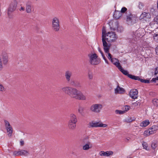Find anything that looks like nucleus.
<instances>
[{
    "label": "nucleus",
    "mask_w": 158,
    "mask_h": 158,
    "mask_svg": "<svg viewBox=\"0 0 158 158\" xmlns=\"http://www.w3.org/2000/svg\"><path fill=\"white\" fill-rule=\"evenodd\" d=\"M89 58L90 62L92 65L98 64L100 62V60L98 58V56L96 54L91 55Z\"/></svg>",
    "instance_id": "nucleus-11"
},
{
    "label": "nucleus",
    "mask_w": 158,
    "mask_h": 158,
    "mask_svg": "<svg viewBox=\"0 0 158 158\" xmlns=\"http://www.w3.org/2000/svg\"><path fill=\"white\" fill-rule=\"evenodd\" d=\"M156 54L158 55V45L156 48Z\"/></svg>",
    "instance_id": "nucleus-51"
},
{
    "label": "nucleus",
    "mask_w": 158,
    "mask_h": 158,
    "mask_svg": "<svg viewBox=\"0 0 158 158\" xmlns=\"http://www.w3.org/2000/svg\"><path fill=\"white\" fill-rule=\"evenodd\" d=\"M20 154L19 151H15L14 152V155L15 156H18Z\"/></svg>",
    "instance_id": "nucleus-44"
},
{
    "label": "nucleus",
    "mask_w": 158,
    "mask_h": 158,
    "mask_svg": "<svg viewBox=\"0 0 158 158\" xmlns=\"http://www.w3.org/2000/svg\"><path fill=\"white\" fill-rule=\"evenodd\" d=\"M130 108V107L128 106H125V109L126 111L128 110Z\"/></svg>",
    "instance_id": "nucleus-48"
},
{
    "label": "nucleus",
    "mask_w": 158,
    "mask_h": 158,
    "mask_svg": "<svg viewBox=\"0 0 158 158\" xmlns=\"http://www.w3.org/2000/svg\"><path fill=\"white\" fill-rule=\"evenodd\" d=\"M88 77L89 80H92L93 79V76L92 72H89L88 73Z\"/></svg>",
    "instance_id": "nucleus-37"
},
{
    "label": "nucleus",
    "mask_w": 158,
    "mask_h": 158,
    "mask_svg": "<svg viewBox=\"0 0 158 158\" xmlns=\"http://www.w3.org/2000/svg\"><path fill=\"white\" fill-rule=\"evenodd\" d=\"M69 122L77 123V119L76 115L73 114H71Z\"/></svg>",
    "instance_id": "nucleus-24"
},
{
    "label": "nucleus",
    "mask_w": 158,
    "mask_h": 158,
    "mask_svg": "<svg viewBox=\"0 0 158 158\" xmlns=\"http://www.w3.org/2000/svg\"><path fill=\"white\" fill-rule=\"evenodd\" d=\"M122 15V14L121 12L115 10V11L114 16L116 19H119Z\"/></svg>",
    "instance_id": "nucleus-25"
},
{
    "label": "nucleus",
    "mask_w": 158,
    "mask_h": 158,
    "mask_svg": "<svg viewBox=\"0 0 158 158\" xmlns=\"http://www.w3.org/2000/svg\"><path fill=\"white\" fill-rule=\"evenodd\" d=\"M72 75V72L69 70L66 71L65 73V77L67 81L69 83L71 81V77Z\"/></svg>",
    "instance_id": "nucleus-19"
},
{
    "label": "nucleus",
    "mask_w": 158,
    "mask_h": 158,
    "mask_svg": "<svg viewBox=\"0 0 158 158\" xmlns=\"http://www.w3.org/2000/svg\"><path fill=\"white\" fill-rule=\"evenodd\" d=\"M103 107V105L100 104H94L90 107V110L92 112L95 113H99Z\"/></svg>",
    "instance_id": "nucleus-7"
},
{
    "label": "nucleus",
    "mask_w": 158,
    "mask_h": 158,
    "mask_svg": "<svg viewBox=\"0 0 158 158\" xmlns=\"http://www.w3.org/2000/svg\"><path fill=\"white\" fill-rule=\"evenodd\" d=\"M8 61V58L6 56H0V71L3 69V64L6 65Z\"/></svg>",
    "instance_id": "nucleus-13"
},
{
    "label": "nucleus",
    "mask_w": 158,
    "mask_h": 158,
    "mask_svg": "<svg viewBox=\"0 0 158 158\" xmlns=\"http://www.w3.org/2000/svg\"><path fill=\"white\" fill-rule=\"evenodd\" d=\"M150 15L153 16H156L158 15V12L157 10L155 9L154 8H152L150 9L149 11Z\"/></svg>",
    "instance_id": "nucleus-26"
},
{
    "label": "nucleus",
    "mask_w": 158,
    "mask_h": 158,
    "mask_svg": "<svg viewBox=\"0 0 158 158\" xmlns=\"http://www.w3.org/2000/svg\"><path fill=\"white\" fill-rule=\"evenodd\" d=\"M118 69L123 73V74L127 76L129 78L135 80H138L142 82H143L146 83H149V80H144L140 78L139 77L136 76L131 74H128L127 71L123 69L121 66L118 67Z\"/></svg>",
    "instance_id": "nucleus-2"
},
{
    "label": "nucleus",
    "mask_w": 158,
    "mask_h": 158,
    "mask_svg": "<svg viewBox=\"0 0 158 158\" xmlns=\"http://www.w3.org/2000/svg\"><path fill=\"white\" fill-rule=\"evenodd\" d=\"M118 37L116 34L114 32H108L107 33L106 39L107 42H111L115 41L117 39Z\"/></svg>",
    "instance_id": "nucleus-8"
},
{
    "label": "nucleus",
    "mask_w": 158,
    "mask_h": 158,
    "mask_svg": "<svg viewBox=\"0 0 158 158\" xmlns=\"http://www.w3.org/2000/svg\"><path fill=\"white\" fill-rule=\"evenodd\" d=\"M157 6H158V0L157 1Z\"/></svg>",
    "instance_id": "nucleus-54"
},
{
    "label": "nucleus",
    "mask_w": 158,
    "mask_h": 158,
    "mask_svg": "<svg viewBox=\"0 0 158 158\" xmlns=\"http://www.w3.org/2000/svg\"><path fill=\"white\" fill-rule=\"evenodd\" d=\"M129 139H130V138H127L125 139V141L126 142H128L129 141Z\"/></svg>",
    "instance_id": "nucleus-52"
},
{
    "label": "nucleus",
    "mask_w": 158,
    "mask_h": 158,
    "mask_svg": "<svg viewBox=\"0 0 158 158\" xmlns=\"http://www.w3.org/2000/svg\"><path fill=\"white\" fill-rule=\"evenodd\" d=\"M155 33L154 34V38L157 42L158 41V27L155 30Z\"/></svg>",
    "instance_id": "nucleus-29"
},
{
    "label": "nucleus",
    "mask_w": 158,
    "mask_h": 158,
    "mask_svg": "<svg viewBox=\"0 0 158 158\" xmlns=\"http://www.w3.org/2000/svg\"><path fill=\"white\" fill-rule=\"evenodd\" d=\"M77 123L68 122V126L69 129L71 130H73L75 129L76 127Z\"/></svg>",
    "instance_id": "nucleus-21"
},
{
    "label": "nucleus",
    "mask_w": 158,
    "mask_h": 158,
    "mask_svg": "<svg viewBox=\"0 0 158 158\" xmlns=\"http://www.w3.org/2000/svg\"><path fill=\"white\" fill-rule=\"evenodd\" d=\"M106 38L102 39L103 49L106 55H108L109 57L110 58L111 54L110 53L109 50L111 47V44L109 43H107Z\"/></svg>",
    "instance_id": "nucleus-6"
},
{
    "label": "nucleus",
    "mask_w": 158,
    "mask_h": 158,
    "mask_svg": "<svg viewBox=\"0 0 158 158\" xmlns=\"http://www.w3.org/2000/svg\"><path fill=\"white\" fill-rule=\"evenodd\" d=\"M138 32H139V31H137V33H138Z\"/></svg>",
    "instance_id": "nucleus-56"
},
{
    "label": "nucleus",
    "mask_w": 158,
    "mask_h": 158,
    "mask_svg": "<svg viewBox=\"0 0 158 158\" xmlns=\"http://www.w3.org/2000/svg\"><path fill=\"white\" fill-rule=\"evenodd\" d=\"M149 132L151 135L155 133L158 130V127L157 126H153L152 127L149 128Z\"/></svg>",
    "instance_id": "nucleus-23"
},
{
    "label": "nucleus",
    "mask_w": 158,
    "mask_h": 158,
    "mask_svg": "<svg viewBox=\"0 0 158 158\" xmlns=\"http://www.w3.org/2000/svg\"><path fill=\"white\" fill-rule=\"evenodd\" d=\"M107 126V124H104L101 122H95L94 121L90 122L89 124V127H106Z\"/></svg>",
    "instance_id": "nucleus-10"
},
{
    "label": "nucleus",
    "mask_w": 158,
    "mask_h": 158,
    "mask_svg": "<svg viewBox=\"0 0 158 158\" xmlns=\"http://www.w3.org/2000/svg\"><path fill=\"white\" fill-rule=\"evenodd\" d=\"M17 2L16 0L12 2L10 4L7 11V14L9 18L12 17V13L17 8Z\"/></svg>",
    "instance_id": "nucleus-5"
},
{
    "label": "nucleus",
    "mask_w": 158,
    "mask_h": 158,
    "mask_svg": "<svg viewBox=\"0 0 158 158\" xmlns=\"http://www.w3.org/2000/svg\"><path fill=\"white\" fill-rule=\"evenodd\" d=\"M5 126L7 132V135L9 136H10L12 134L13 129L9 123L6 120L4 121Z\"/></svg>",
    "instance_id": "nucleus-14"
},
{
    "label": "nucleus",
    "mask_w": 158,
    "mask_h": 158,
    "mask_svg": "<svg viewBox=\"0 0 158 158\" xmlns=\"http://www.w3.org/2000/svg\"><path fill=\"white\" fill-rule=\"evenodd\" d=\"M82 142L84 144L82 146L83 150L87 151L92 148V144L89 136H85L82 139Z\"/></svg>",
    "instance_id": "nucleus-3"
},
{
    "label": "nucleus",
    "mask_w": 158,
    "mask_h": 158,
    "mask_svg": "<svg viewBox=\"0 0 158 158\" xmlns=\"http://www.w3.org/2000/svg\"><path fill=\"white\" fill-rule=\"evenodd\" d=\"M127 10V9L125 7H123L121 10L120 12L121 13H125Z\"/></svg>",
    "instance_id": "nucleus-43"
},
{
    "label": "nucleus",
    "mask_w": 158,
    "mask_h": 158,
    "mask_svg": "<svg viewBox=\"0 0 158 158\" xmlns=\"http://www.w3.org/2000/svg\"><path fill=\"white\" fill-rule=\"evenodd\" d=\"M106 56L108 57V59L110 60L111 62L113 63L114 65H115L118 68L120 66H121L120 64L119 63L118 60L115 58H112V55L111 54L110 58L108 56V55L106 54Z\"/></svg>",
    "instance_id": "nucleus-17"
},
{
    "label": "nucleus",
    "mask_w": 158,
    "mask_h": 158,
    "mask_svg": "<svg viewBox=\"0 0 158 158\" xmlns=\"http://www.w3.org/2000/svg\"><path fill=\"white\" fill-rule=\"evenodd\" d=\"M98 50L99 52L101 53L103 59L105 60V62L106 63L108 64V62L107 60H106L105 55L103 54V52H102V51L100 48H98Z\"/></svg>",
    "instance_id": "nucleus-30"
},
{
    "label": "nucleus",
    "mask_w": 158,
    "mask_h": 158,
    "mask_svg": "<svg viewBox=\"0 0 158 158\" xmlns=\"http://www.w3.org/2000/svg\"><path fill=\"white\" fill-rule=\"evenodd\" d=\"M138 91L136 89H131L129 93V95L131 98L133 99H136L138 97Z\"/></svg>",
    "instance_id": "nucleus-18"
},
{
    "label": "nucleus",
    "mask_w": 158,
    "mask_h": 158,
    "mask_svg": "<svg viewBox=\"0 0 158 158\" xmlns=\"http://www.w3.org/2000/svg\"><path fill=\"white\" fill-rule=\"evenodd\" d=\"M106 31L104 29H103L102 31V39L106 38L107 33H106Z\"/></svg>",
    "instance_id": "nucleus-35"
},
{
    "label": "nucleus",
    "mask_w": 158,
    "mask_h": 158,
    "mask_svg": "<svg viewBox=\"0 0 158 158\" xmlns=\"http://www.w3.org/2000/svg\"><path fill=\"white\" fill-rule=\"evenodd\" d=\"M34 1H37L38 0H34Z\"/></svg>",
    "instance_id": "nucleus-55"
},
{
    "label": "nucleus",
    "mask_w": 158,
    "mask_h": 158,
    "mask_svg": "<svg viewBox=\"0 0 158 158\" xmlns=\"http://www.w3.org/2000/svg\"><path fill=\"white\" fill-rule=\"evenodd\" d=\"M20 156H27L29 154V152L27 150L22 149L20 150Z\"/></svg>",
    "instance_id": "nucleus-28"
},
{
    "label": "nucleus",
    "mask_w": 158,
    "mask_h": 158,
    "mask_svg": "<svg viewBox=\"0 0 158 158\" xmlns=\"http://www.w3.org/2000/svg\"><path fill=\"white\" fill-rule=\"evenodd\" d=\"M151 18V15L149 13L144 12L141 14L139 17V19L140 20H145L147 21V20L150 19Z\"/></svg>",
    "instance_id": "nucleus-12"
},
{
    "label": "nucleus",
    "mask_w": 158,
    "mask_h": 158,
    "mask_svg": "<svg viewBox=\"0 0 158 158\" xmlns=\"http://www.w3.org/2000/svg\"><path fill=\"white\" fill-rule=\"evenodd\" d=\"M5 89L3 85L0 83V91L3 92L5 91Z\"/></svg>",
    "instance_id": "nucleus-42"
},
{
    "label": "nucleus",
    "mask_w": 158,
    "mask_h": 158,
    "mask_svg": "<svg viewBox=\"0 0 158 158\" xmlns=\"http://www.w3.org/2000/svg\"><path fill=\"white\" fill-rule=\"evenodd\" d=\"M155 75H158V67L156 68L155 69Z\"/></svg>",
    "instance_id": "nucleus-46"
},
{
    "label": "nucleus",
    "mask_w": 158,
    "mask_h": 158,
    "mask_svg": "<svg viewBox=\"0 0 158 158\" xmlns=\"http://www.w3.org/2000/svg\"><path fill=\"white\" fill-rule=\"evenodd\" d=\"M34 10L33 6L30 2H27L26 4V11L28 13H31Z\"/></svg>",
    "instance_id": "nucleus-16"
},
{
    "label": "nucleus",
    "mask_w": 158,
    "mask_h": 158,
    "mask_svg": "<svg viewBox=\"0 0 158 158\" xmlns=\"http://www.w3.org/2000/svg\"><path fill=\"white\" fill-rule=\"evenodd\" d=\"M52 27L55 31H58L60 29V21L58 17H55L52 20Z\"/></svg>",
    "instance_id": "nucleus-4"
},
{
    "label": "nucleus",
    "mask_w": 158,
    "mask_h": 158,
    "mask_svg": "<svg viewBox=\"0 0 158 158\" xmlns=\"http://www.w3.org/2000/svg\"><path fill=\"white\" fill-rule=\"evenodd\" d=\"M84 110V108L82 106H80L78 107V112L80 114H82L83 113Z\"/></svg>",
    "instance_id": "nucleus-36"
},
{
    "label": "nucleus",
    "mask_w": 158,
    "mask_h": 158,
    "mask_svg": "<svg viewBox=\"0 0 158 158\" xmlns=\"http://www.w3.org/2000/svg\"><path fill=\"white\" fill-rule=\"evenodd\" d=\"M157 85H158V83L157 84Z\"/></svg>",
    "instance_id": "nucleus-58"
},
{
    "label": "nucleus",
    "mask_w": 158,
    "mask_h": 158,
    "mask_svg": "<svg viewBox=\"0 0 158 158\" xmlns=\"http://www.w3.org/2000/svg\"><path fill=\"white\" fill-rule=\"evenodd\" d=\"M75 87L78 88H80L81 87V85L80 82H77L75 84Z\"/></svg>",
    "instance_id": "nucleus-41"
},
{
    "label": "nucleus",
    "mask_w": 158,
    "mask_h": 158,
    "mask_svg": "<svg viewBox=\"0 0 158 158\" xmlns=\"http://www.w3.org/2000/svg\"><path fill=\"white\" fill-rule=\"evenodd\" d=\"M153 104L156 106L158 107V99H154L152 101Z\"/></svg>",
    "instance_id": "nucleus-33"
},
{
    "label": "nucleus",
    "mask_w": 158,
    "mask_h": 158,
    "mask_svg": "<svg viewBox=\"0 0 158 158\" xmlns=\"http://www.w3.org/2000/svg\"><path fill=\"white\" fill-rule=\"evenodd\" d=\"M157 147V144L156 143H152L151 144V147L153 149H155Z\"/></svg>",
    "instance_id": "nucleus-40"
},
{
    "label": "nucleus",
    "mask_w": 158,
    "mask_h": 158,
    "mask_svg": "<svg viewBox=\"0 0 158 158\" xmlns=\"http://www.w3.org/2000/svg\"><path fill=\"white\" fill-rule=\"evenodd\" d=\"M150 123V122L148 120H146L141 122L140 123V126L143 127H145L148 125Z\"/></svg>",
    "instance_id": "nucleus-27"
},
{
    "label": "nucleus",
    "mask_w": 158,
    "mask_h": 158,
    "mask_svg": "<svg viewBox=\"0 0 158 158\" xmlns=\"http://www.w3.org/2000/svg\"><path fill=\"white\" fill-rule=\"evenodd\" d=\"M21 135H25V133H24L23 132H21Z\"/></svg>",
    "instance_id": "nucleus-53"
},
{
    "label": "nucleus",
    "mask_w": 158,
    "mask_h": 158,
    "mask_svg": "<svg viewBox=\"0 0 158 158\" xmlns=\"http://www.w3.org/2000/svg\"><path fill=\"white\" fill-rule=\"evenodd\" d=\"M61 89L63 92L72 98L82 101L86 100V96L76 88L67 86L63 87Z\"/></svg>",
    "instance_id": "nucleus-1"
},
{
    "label": "nucleus",
    "mask_w": 158,
    "mask_h": 158,
    "mask_svg": "<svg viewBox=\"0 0 158 158\" xmlns=\"http://www.w3.org/2000/svg\"><path fill=\"white\" fill-rule=\"evenodd\" d=\"M25 10V8L21 6L20 7V11H24Z\"/></svg>",
    "instance_id": "nucleus-50"
},
{
    "label": "nucleus",
    "mask_w": 158,
    "mask_h": 158,
    "mask_svg": "<svg viewBox=\"0 0 158 158\" xmlns=\"http://www.w3.org/2000/svg\"><path fill=\"white\" fill-rule=\"evenodd\" d=\"M125 90L124 89L120 87L118 85L114 89V92L115 94H121L123 93Z\"/></svg>",
    "instance_id": "nucleus-20"
},
{
    "label": "nucleus",
    "mask_w": 158,
    "mask_h": 158,
    "mask_svg": "<svg viewBox=\"0 0 158 158\" xmlns=\"http://www.w3.org/2000/svg\"><path fill=\"white\" fill-rule=\"evenodd\" d=\"M125 112V111L116 110H115V113L117 114H122Z\"/></svg>",
    "instance_id": "nucleus-34"
},
{
    "label": "nucleus",
    "mask_w": 158,
    "mask_h": 158,
    "mask_svg": "<svg viewBox=\"0 0 158 158\" xmlns=\"http://www.w3.org/2000/svg\"><path fill=\"white\" fill-rule=\"evenodd\" d=\"M24 144V141L23 140H20V146H23Z\"/></svg>",
    "instance_id": "nucleus-47"
},
{
    "label": "nucleus",
    "mask_w": 158,
    "mask_h": 158,
    "mask_svg": "<svg viewBox=\"0 0 158 158\" xmlns=\"http://www.w3.org/2000/svg\"><path fill=\"white\" fill-rule=\"evenodd\" d=\"M132 104L133 106L135 107L137 106H139L140 105V103L139 102L137 101L136 102L133 103Z\"/></svg>",
    "instance_id": "nucleus-39"
},
{
    "label": "nucleus",
    "mask_w": 158,
    "mask_h": 158,
    "mask_svg": "<svg viewBox=\"0 0 158 158\" xmlns=\"http://www.w3.org/2000/svg\"><path fill=\"white\" fill-rule=\"evenodd\" d=\"M113 152L112 151H101L99 152V154L101 156H108L113 154Z\"/></svg>",
    "instance_id": "nucleus-22"
},
{
    "label": "nucleus",
    "mask_w": 158,
    "mask_h": 158,
    "mask_svg": "<svg viewBox=\"0 0 158 158\" xmlns=\"http://www.w3.org/2000/svg\"><path fill=\"white\" fill-rule=\"evenodd\" d=\"M151 134L149 132V129H148V130L145 131L143 134V135L145 137H147L148 136H149L150 135H151Z\"/></svg>",
    "instance_id": "nucleus-32"
},
{
    "label": "nucleus",
    "mask_w": 158,
    "mask_h": 158,
    "mask_svg": "<svg viewBox=\"0 0 158 158\" xmlns=\"http://www.w3.org/2000/svg\"><path fill=\"white\" fill-rule=\"evenodd\" d=\"M156 80H158V77H157L155 78H153L151 81V82L155 81Z\"/></svg>",
    "instance_id": "nucleus-49"
},
{
    "label": "nucleus",
    "mask_w": 158,
    "mask_h": 158,
    "mask_svg": "<svg viewBox=\"0 0 158 158\" xmlns=\"http://www.w3.org/2000/svg\"><path fill=\"white\" fill-rule=\"evenodd\" d=\"M157 8H158V6H157Z\"/></svg>",
    "instance_id": "nucleus-57"
},
{
    "label": "nucleus",
    "mask_w": 158,
    "mask_h": 158,
    "mask_svg": "<svg viewBox=\"0 0 158 158\" xmlns=\"http://www.w3.org/2000/svg\"><path fill=\"white\" fill-rule=\"evenodd\" d=\"M142 144L144 149L147 151L149 150V149L148 147V144L146 142H143Z\"/></svg>",
    "instance_id": "nucleus-31"
},
{
    "label": "nucleus",
    "mask_w": 158,
    "mask_h": 158,
    "mask_svg": "<svg viewBox=\"0 0 158 158\" xmlns=\"http://www.w3.org/2000/svg\"><path fill=\"white\" fill-rule=\"evenodd\" d=\"M70 84H71V85L75 86V85L76 83H75V81H74L73 80V81H70Z\"/></svg>",
    "instance_id": "nucleus-45"
},
{
    "label": "nucleus",
    "mask_w": 158,
    "mask_h": 158,
    "mask_svg": "<svg viewBox=\"0 0 158 158\" xmlns=\"http://www.w3.org/2000/svg\"><path fill=\"white\" fill-rule=\"evenodd\" d=\"M144 7V5L143 3L139 2L138 3V7L139 9L142 10L143 9Z\"/></svg>",
    "instance_id": "nucleus-38"
},
{
    "label": "nucleus",
    "mask_w": 158,
    "mask_h": 158,
    "mask_svg": "<svg viewBox=\"0 0 158 158\" xmlns=\"http://www.w3.org/2000/svg\"><path fill=\"white\" fill-rule=\"evenodd\" d=\"M110 24H112V27H110L113 30H117L118 31L120 32H122L123 30V28L122 27H119L118 26V23L117 22H110Z\"/></svg>",
    "instance_id": "nucleus-15"
},
{
    "label": "nucleus",
    "mask_w": 158,
    "mask_h": 158,
    "mask_svg": "<svg viewBox=\"0 0 158 158\" xmlns=\"http://www.w3.org/2000/svg\"><path fill=\"white\" fill-rule=\"evenodd\" d=\"M127 21L129 24H133L136 23L137 20V17L131 13L127 14Z\"/></svg>",
    "instance_id": "nucleus-9"
}]
</instances>
